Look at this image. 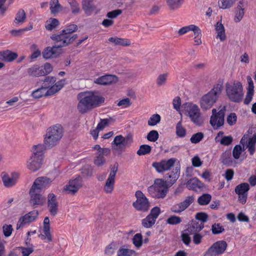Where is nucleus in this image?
Segmentation results:
<instances>
[{
	"instance_id": "obj_45",
	"label": "nucleus",
	"mask_w": 256,
	"mask_h": 256,
	"mask_svg": "<svg viewBox=\"0 0 256 256\" xmlns=\"http://www.w3.org/2000/svg\"><path fill=\"white\" fill-rule=\"evenodd\" d=\"M182 222V218L180 216L172 215L170 216L166 220V222L170 225H176Z\"/></svg>"
},
{
	"instance_id": "obj_37",
	"label": "nucleus",
	"mask_w": 256,
	"mask_h": 256,
	"mask_svg": "<svg viewBox=\"0 0 256 256\" xmlns=\"http://www.w3.org/2000/svg\"><path fill=\"white\" fill-rule=\"evenodd\" d=\"M60 24L58 20L55 18H50L47 20L45 24V28L48 30H52L58 27Z\"/></svg>"
},
{
	"instance_id": "obj_46",
	"label": "nucleus",
	"mask_w": 256,
	"mask_h": 256,
	"mask_svg": "<svg viewBox=\"0 0 256 256\" xmlns=\"http://www.w3.org/2000/svg\"><path fill=\"white\" fill-rule=\"evenodd\" d=\"M156 220L152 218V216H148L142 220V226L146 228L152 227L155 223Z\"/></svg>"
},
{
	"instance_id": "obj_53",
	"label": "nucleus",
	"mask_w": 256,
	"mask_h": 256,
	"mask_svg": "<svg viewBox=\"0 0 256 256\" xmlns=\"http://www.w3.org/2000/svg\"><path fill=\"white\" fill-rule=\"evenodd\" d=\"M159 134L158 132L155 130L150 131L146 136L148 140L154 142L158 138Z\"/></svg>"
},
{
	"instance_id": "obj_39",
	"label": "nucleus",
	"mask_w": 256,
	"mask_h": 256,
	"mask_svg": "<svg viewBox=\"0 0 256 256\" xmlns=\"http://www.w3.org/2000/svg\"><path fill=\"white\" fill-rule=\"evenodd\" d=\"M50 10L52 14L58 13L62 10V6L60 4L58 0H51L50 2Z\"/></svg>"
},
{
	"instance_id": "obj_5",
	"label": "nucleus",
	"mask_w": 256,
	"mask_h": 256,
	"mask_svg": "<svg viewBox=\"0 0 256 256\" xmlns=\"http://www.w3.org/2000/svg\"><path fill=\"white\" fill-rule=\"evenodd\" d=\"M168 192V186L166 181L162 179H156L154 184L148 188V192L153 198H164Z\"/></svg>"
},
{
	"instance_id": "obj_58",
	"label": "nucleus",
	"mask_w": 256,
	"mask_h": 256,
	"mask_svg": "<svg viewBox=\"0 0 256 256\" xmlns=\"http://www.w3.org/2000/svg\"><path fill=\"white\" fill-rule=\"evenodd\" d=\"M9 6L10 4L6 2V0H0V14L4 15Z\"/></svg>"
},
{
	"instance_id": "obj_3",
	"label": "nucleus",
	"mask_w": 256,
	"mask_h": 256,
	"mask_svg": "<svg viewBox=\"0 0 256 256\" xmlns=\"http://www.w3.org/2000/svg\"><path fill=\"white\" fill-rule=\"evenodd\" d=\"M44 146L38 144L34 146L32 154L27 161V168L32 172H36L42 166L44 158Z\"/></svg>"
},
{
	"instance_id": "obj_17",
	"label": "nucleus",
	"mask_w": 256,
	"mask_h": 256,
	"mask_svg": "<svg viewBox=\"0 0 256 256\" xmlns=\"http://www.w3.org/2000/svg\"><path fill=\"white\" fill-rule=\"evenodd\" d=\"M249 190L250 186L246 182L238 185L235 188V192L238 195V200L242 204H245L246 201Z\"/></svg>"
},
{
	"instance_id": "obj_23",
	"label": "nucleus",
	"mask_w": 256,
	"mask_h": 256,
	"mask_svg": "<svg viewBox=\"0 0 256 256\" xmlns=\"http://www.w3.org/2000/svg\"><path fill=\"white\" fill-rule=\"evenodd\" d=\"M117 76L112 74L102 76L94 80L96 84L100 85H108L118 82Z\"/></svg>"
},
{
	"instance_id": "obj_16",
	"label": "nucleus",
	"mask_w": 256,
	"mask_h": 256,
	"mask_svg": "<svg viewBox=\"0 0 256 256\" xmlns=\"http://www.w3.org/2000/svg\"><path fill=\"white\" fill-rule=\"evenodd\" d=\"M176 161V159L174 158L168 160H164L160 162H153L152 166L156 168L158 172L160 173L170 169L174 166Z\"/></svg>"
},
{
	"instance_id": "obj_26",
	"label": "nucleus",
	"mask_w": 256,
	"mask_h": 256,
	"mask_svg": "<svg viewBox=\"0 0 256 256\" xmlns=\"http://www.w3.org/2000/svg\"><path fill=\"white\" fill-rule=\"evenodd\" d=\"M224 134V132L222 131L219 132L216 136L214 140L216 142H220L223 146H228L232 143L233 138L231 136H223Z\"/></svg>"
},
{
	"instance_id": "obj_7",
	"label": "nucleus",
	"mask_w": 256,
	"mask_h": 256,
	"mask_svg": "<svg viewBox=\"0 0 256 256\" xmlns=\"http://www.w3.org/2000/svg\"><path fill=\"white\" fill-rule=\"evenodd\" d=\"M78 38L77 34L68 35L61 30L58 34H54L50 38L55 42L56 46L60 48L72 44Z\"/></svg>"
},
{
	"instance_id": "obj_28",
	"label": "nucleus",
	"mask_w": 256,
	"mask_h": 256,
	"mask_svg": "<svg viewBox=\"0 0 256 256\" xmlns=\"http://www.w3.org/2000/svg\"><path fill=\"white\" fill-rule=\"evenodd\" d=\"M204 228V224L202 222H198L194 221L188 226V228L185 230V232L190 234H194L200 232Z\"/></svg>"
},
{
	"instance_id": "obj_49",
	"label": "nucleus",
	"mask_w": 256,
	"mask_h": 256,
	"mask_svg": "<svg viewBox=\"0 0 256 256\" xmlns=\"http://www.w3.org/2000/svg\"><path fill=\"white\" fill-rule=\"evenodd\" d=\"M132 242L138 248H140L142 244V237L140 233L136 234L133 238Z\"/></svg>"
},
{
	"instance_id": "obj_9",
	"label": "nucleus",
	"mask_w": 256,
	"mask_h": 256,
	"mask_svg": "<svg viewBox=\"0 0 256 256\" xmlns=\"http://www.w3.org/2000/svg\"><path fill=\"white\" fill-rule=\"evenodd\" d=\"M226 110L225 106L218 112L216 108L212 110V115L210 116V122L214 129H218L224 125Z\"/></svg>"
},
{
	"instance_id": "obj_4",
	"label": "nucleus",
	"mask_w": 256,
	"mask_h": 256,
	"mask_svg": "<svg viewBox=\"0 0 256 256\" xmlns=\"http://www.w3.org/2000/svg\"><path fill=\"white\" fill-rule=\"evenodd\" d=\"M63 136V130L60 126H54L48 128L44 138V150L56 146Z\"/></svg>"
},
{
	"instance_id": "obj_64",
	"label": "nucleus",
	"mask_w": 256,
	"mask_h": 256,
	"mask_svg": "<svg viewBox=\"0 0 256 256\" xmlns=\"http://www.w3.org/2000/svg\"><path fill=\"white\" fill-rule=\"evenodd\" d=\"M82 170V173L84 176H91L92 174V169L89 166H84Z\"/></svg>"
},
{
	"instance_id": "obj_56",
	"label": "nucleus",
	"mask_w": 256,
	"mask_h": 256,
	"mask_svg": "<svg viewBox=\"0 0 256 256\" xmlns=\"http://www.w3.org/2000/svg\"><path fill=\"white\" fill-rule=\"evenodd\" d=\"M78 30V26L76 24H72L67 26L64 29L62 30L63 32H65L68 35H74L73 32L76 31Z\"/></svg>"
},
{
	"instance_id": "obj_35",
	"label": "nucleus",
	"mask_w": 256,
	"mask_h": 256,
	"mask_svg": "<svg viewBox=\"0 0 256 256\" xmlns=\"http://www.w3.org/2000/svg\"><path fill=\"white\" fill-rule=\"evenodd\" d=\"M220 160L224 165L230 164L232 162L230 150L224 152L220 156Z\"/></svg>"
},
{
	"instance_id": "obj_1",
	"label": "nucleus",
	"mask_w": 256,
	"mask_h": 256,
	"mask_svg": "<svg viewBox=\"0 0 256 256\" xmlns=\"http://www.w3.org/2000/svg\"><path fill=\"white\" fill-rule=\"evenodd\" d=\"M80 100L78 104V109L81 114L87 112L94 108L104 102V98L95 95L92 92H86L79 94Z\"/></svg>"
},
{
	"instance_id": "obj_42",
	"label": "nucleus",
	"mask_w": 256,
	"mask_h": 256,
	"mask_svg": "<svg viewBox=\"0 0 256 256\" xmlns=\"http://www.w3.org/2000/svg\"><path fill=\"white\" fill-rule=\"evenodd\" d=\"M152 150V147L148 144H142L140 147L136 154L138 156H143L150 154Z\"/></svg>"
},
{
	"instance_id": "obj_31",
	"label": "nucleus",
	"mask_w": 256,
	"mask_h": 256,
	"mask_svg": "<svg viewBox=\"0 0 256 256\" xmlns=\"http://www.w3.org/2000/svg\"><path fill=\"white\" fill-rule=\"evenodd\" d=\"M18 57L16 52H12L9 50L0 52V59L10 62L14 60Z\"/></svg>"
},
{
	"instance_id": "obj_62",
	"label": "nucleus",
	"mask_w": 256,
	"mask_h": 256,
	"mask_svg": "<svg viewBox=\"0 0 256 256\" xmlns=\"http://www.w3.org/2000/svg\"><path fill=\"white\" fill-rule=\"evenodd\" d=\"M132 102H130V99L128 98L120 100L117 104L118 106H122L124 108L130 106Z\"/></svg>"
},
{
	"instance_id": "obj_57",
	"label": "nucleus",
	"mask_w": 256,
	"mask_h": 256,
	"mask_svg": "<svg viewBox=\"0 0 256 256\" xmlns=\"http://www.w3.org/2000/svg\"><path fill=\"white\" fill-rule=\"evenodd\" d=\"M44 82L42 85L46 84L47 86H48V89H50L51 86H52L53 84L55 83L56 81V78L54 76H46L44 78V80H42Z\"/></svg>"
},
{
	"instance_id": "obj_22",
	"label": "nucleus",
	"mask_w": 256,
	"mask_h": 256,
	"mask_svg": "<svg viewBox=\"0 0 256 256\" xmlns=\"http://www.w3.org/2000/svg\"><path fill=\"white\" fill-rule=\"evenodd\" d=\"M60 54V49L56 44L52 47L48 46L42 52V56L45 59L56 58Z\"/></svg>"
},
{
	"instance_id": "obj_8",
	"label": "nucleus",
	"mask_w": 256,
	"mask_h": 256,
	"mask_svg": "<svg viewBox=\"0 0 256 256\" xmlns=\"http://www.w3.org/2000/svg\"><path fill=\"white\" fill-rule=\"evenodd\" d=\"M186 111L188 116L194 124L197 126H201L203 124L204 119L202 116L200 109L197 105L188 104Z\"/></svg>"
},
{
	"instance_id": "obj_27",
	"label": "nucleus",
	"mask_w": 256,
	"mask_h": 256,
	"mask_svg": "<svg viewBox=\"0 0 256 256\" xmlns=\"http://www.w3.org/2000/svg\"><path fill=\"white\" fill-rule=\"evenodd\" d=\"M92 0H82V8L86 14L90 16L96 10V6L92 3Z\"/></svg>"
},
{
	"instance_id": "obj_25",
	"label": "nucleus",
	"mask_w": 256,
	"mask_h": 256,
	"mask_svg": "<svg viewBox=\"0 0 256 256\" xmlns=\"http://www.w3.org/2000/svg\"><path fill=\"white\" fill-rule=\"evenodd\" d=\"M247 5V2L244 0H240L238 4L235 12V17L234 20L236 22H240L244 14V6Z\"/></svg>"
},
{
	"instance_id": "obj_10",
	"label": "nucleus",
	"mask_w": 256,
	"mask_h": 256,
	"mask_svg": "<svg viewBox=\"0 0 256 256\" xmlns=\"http://www.w3.org/2000/svg\"><path fill=\"white\" fill-rule=\"evenodd\" d=\"M135 196L136 198V202L132 203V206L138 211L147 212L150 208V204L148 198L140 190L136 192Z\"/></svg>"
},
{
	"instance_id": "obj_50",
	"label": "nucleus",
	"mask_w": 256,
	"mask_h": 256,
	"mask_svg": "<svg viewBox=\"0 0 256 256\" xmlns=\"http://www.w3.org/2000/svg\"><path fill=\"white\" fill-rule=\"evenodd\" d=\"M160 121V116L158 114L152 115L148 120V125L154 126L157 124Z\"/></svg>"
},
{
	"instance_id": "obj_13",
	"label": "nucleus",
	"mask_w": 256,
	"mask_h": 256,
	"mask_svg": "<svg viewBox=\"0 0 256 256\" xmlns=\"http://www.w3.org/2000/svg\"><path fill=\"white\" fill-rule=\"evenodd\" d=\"M194 196H187L186 199L180 202L175 204L172 206L170 210L172 212L175 214H180L186 210L194 202Z\"/></svg>"
},
{
	"instance_id": "obj_20",
	"label": "nucleus",
	"mask_w": 256,
	"mask_h": 256,
	"mask_svg": "<svg viewBox=\"0 0 256 256\" xmlns=\"http://www.w3.org/2000/svg\"><path fill=\"white\" fill-rule=\"evenodd\" d=\"M1 176L4 185L6 188L14 186L18 178V174L17 173H12L10 175H9L7 173L3 172Z\"/></svg>"
},
{
	"instance_id": "obj_38",
	"label": "nucleus",
	"mask_w": 256,
	"mask_h": 256,
	"mask_svg": "<svg viewBox=\"0 0 256 256\" xmlns=\"http://www.w3.org/2000/svg\"><path fill=\"white\" fill-rule=\"evenodd\" d=\"M184 0H166L170 10H176L182 5Z\"/></svg>"
},
{
	"instance_id": "obj_51",
	"label": "nucleus",
	"mask_w": 256,
	"mask_h": 256,
	"mask_svg": "<svg viewBox=\"0 0 256 256\" xmlns=\"http://www.w3.org/2000/svg\"><path fill=\"white\" fill-rule=\"evenodd\" d=\"M168 76V73L160 74L156 80V83L158 86H164L166 84Z\"/></svg>"
},
{
	"instance_id": "obj_2",
	"label": "nucleus",
	"mask_w": 256,
	"mask_h": 256,
	"mask_svg": "<svg viewBox=\"0 0 256 256\" xmlns=\"http://www.w3.org/2000/svg\"><path fill=\"white\" fill-rule=\"evenodd\" d=\"M224 89L223 82L218 80L213 88L206 94L202 96L200 100V106L204 110L211 108L216 102Z\"/></svg>"
},
{
	"instance_id": "obj_18",
	"label": "nucleus",
	"mask_w": 256,
	"mask_h": 256,
	"mask_svg": "<svg viewBox=\"0 0 256 256\" xmlns=\"http://www.w3.org/2000/svg\"><path fill=\"white\" fill-rule=\"evenodd\" d=\"M82 186V178L78 176L75 179L70 180L68 184L66 185L64 190L68 194H75Z\"/></svg>"
},
{
	"instance_id": "obj_55",
	"label": "nucleus",
	"mask_w": 256,
	"mask_h": 256,
	"mask_svg": "<svg viewBox=\"0 0 256 256\" xmlns=\"http://www.w3.org/2000/svg\"><path fill=\"white\" fill-rule=\"evenodd\" d=\"M135 252L134 250L126 249L121 248L118 252V256H132L134 254Z\"/></svg>"
},
{
	"instance_id": "obj_32",
	"label": "nucleus",
	"mask_w": 256,
	"mask_h": 256,
	"mask_svg": "<svg viewBox=\"0 0 256 256\" xmlns=\"http://www.w3.org/2000/svg\"><path fill=\"white\" fill-rule=\"evenodd\" d=\"M215 30L216 32V38H219L221 42L226 39L225 29L224 25L220 22H217L215 25Z\"/></svg>"
},
{
	"instance_id": "obj_6",
	"label": "nucleus",
	"mask_w": 256,
	"mask_h": 256,
	"mask_svg": "<svg viewBox=\"0 0 256 256\" xmlns=\"http://www.w3.org/2000/svg\"><path fill=\"white\" fill-rule=\"evenodd\" d=\"M226 90L229 100L234 102H240L244 96L242 86L240 82L234 84L226 83Z\"/></svg>"
},
{
	"instance_id": "obj_29",
	"label": "nucleus",
	"mask_w": 256,
	"mask_h": 256,
	"mask_svg": "<svg viewBox=\"0 0 256 256\" xmlns=\"http://www.w3.org/2000/svg\"><path fill=\"white\" fill-rule=\"evenodd\" d=\"M49 86L46 84L42 85L40 88H38L32 92V96L35 98H39L43 96L52 95V94H48V90H47V89H48Z\"/></svg>"
},
{
	"instance_id": "obj_40",
	"label": "nucleus",
	"mask_w": 256,
	"mask_h": 256,
	"mask_svg": "<svg viewBox=\"0 0 256 256\" xmlns=\"http://www.w3.org/2000/svg\"><path fill=\"white\" fill-rule=\"evenodd\" d=\"M115 180L108 178L104 187V190L106 194H111L114 190Z\"/></svg>"
},
{
	"instance_id": "obj_41",
	"label": "nucleus",
	"mask_w": 256,
	"mask_h": 256,
	"mask_svg": "<svg viewBox=\"0 0 256 256\" xmlns=\"http://www.w3.org/2000/svg\"><path fill=\"white\" fill-rule=\"evenodd\" d=\"M212 196L210 194H204L200 196L198 200V202L201 206L206 205L210 202Z\"/></svg>"
},
{
	"instance_id": "obj_54",
	"label": "nucleus",
	"mask_w": 256,
	"mask_h": 256,
	"mask_svg": "<svg viewBox=\"0 0 256 256\" xmlns=\"http://www.w3.org/2000/svg\"><path fill=\"white\" fill-rule=\"evenodd\" d=\"M96 155L94 160V164L97 166L103 165L106 162V159L104 158L105 155L100 154H96Z\"/></svg>"
},
{
	"instance_id": "obj_63",
	"label": "nucleus",
	"mask_w": 256,
	"mask_h": 256,
	"mask_svg": "<svg viewBox=\"0 0 256 256\" xmlns=\"http://www.w3.org/2000/svg\"><path fill=\"white\" fill-rule=\"evenodd\" d=\"M234 0H221L222 5L220 8L226 9L231 7L235 2Z\"/></svg>"
},
{
	"instance_id": "obj_21",
	"label": "nucleus",
	"mask_w": 256,
	"mask_h": 256,
	"mask_svg": "<svg viewBox=\"0 0 256 256\" xmlns=\"http://www.w3.org/2000/svg\"><path fill=\"white\" fill-rule=\"evenodd\" d=\"M48 208L50 214L54 216L58 212V202L56 196L53 193L48 196Z\"/></svg>"
},
{
	"instance_id": "obj_44",
	"label": "nucleus",
	"mask_w": 256,
	"mask_h": 256,
	"mask_svg": "<svg viewBox=\"0 0 256 256\" xmlns=\"http://www.w3.org/2000/svg\"><path fill=\"white\" fill-rule=\"evenodd\" d=\"M68 3L70 5L72 12L74 14H78L80 9L79 4L76 0H68Z\"/></svg>"
},
{
	"instance_id": "obj_30",
	"label": "nucleus",
	"mask_w": 256,
	"mask_h": 256,
	"mask_svg": "<svg viewBox=\"0 0 256 256\" xmlns=\"http://www.w3.org/2000/svg\"><path fill=\"white\" fill-rule=\"evenodd\" d=\"M180 169L178 167H176L170 172L166 174L165 178L170 184H174L180 176Z\"/></svg>"
},
{
	"instance_id": "obj_24",
	"label": "nucleus",
	"mask_w": 256,
	"mask_h": 256,
	"mask_svg": "<svg viewBox=\"0 0 256 256\" xmlns=\"http://www.w3.org/2000/svg\"><path fill=\"white\" fill-rule=\"evenodd\" d=\"M43 233L44 234H40L39 237L41 238L42 240H47L48 242L52 241V239L50 232V219L48 217H46L44 219Z\"/></svg>"
},
{
	"instance_id": "obj_34",
	"label": "nucleus",
	"mask_w": 256,
	"mask_h": 256,
	"mask_svg": "<svg viewBox=\"0 0 256 256\" xmlns=\"http://www.w3.org/2000/svg\"><path fill=\"white\" fill-rule=\"evenodd\" d=\"M108 41L114 43L117 46H128L130 45V41L126 38H119L117 36L110 37L108 38Z\"/></svg>"
},
{
	"instance_id": "obj_15",
	"label": "nucleus",
	"mask_w": 256,
	"mask_h": 256,
	"mask_svg": "<svg viewBox=\"0 0 256 256\" xmlns=\"http://www.w3.org/2000/svg\"><path fill=\"white\" fill-rule=\"evenodd\" d=\"M52 182L51 179L47 177H38L34 180L30 189L41 192L50 186Z\"/></svg>"
},
{
	"instance_id": "obj_33",
	"label": "nucleus",
	"mask_w": 256,
	"mask_h": 256,
	"mask_svg": "<svg viewBox=\"0 0 256 256\" xmlns=\"http://www.w3.org/2000/svg\"><path fill=\"white\" fill-rule=\"evenodd\" d=\"M28 72L30 76H44V70L42 67L38 66L37 65L29 68Z\"/></svg>"
},
{
	"instance_id": "obj_47",
	"label": "nucleus",
	"mask_w": 256,
	"mask_h": 256,
	"mask_svg": "<svg viewBox=\"0 0 256 256\" xmlns=\"http://www.w3.org/2000/svg\"><path fill=\"white\" fill-rule=\"evenodd\" d=\"M26 18V13L23 10H20L18 11L16 14V18H15V22L16 23H23Z\"/></svg>"
},
{
	"instance_id": "obj_19",
	"label": "nucleus",
	"mask_w": 256,
	"mask_h": 256,
	"mask_svg": "<svg viewBox=\"0 0 256 256\" xmlns=\"http://www.w3.org/2000/svg\"><path fill=\"white\" fill-rule=\"evenodd\" d=\"M38 212L36 210H33L20 218L17 224L16 229L24 226L26 224L30 223L38 217Z\"/></svg>"
},
{
	"instance_id": "obj_52",
	"label": "nucleus",
	"mask_w": 256,
	"mask_h": 256,
	"mask_svg": "<svg viewBox=\"0 0 256 256\" xmlns=\"http://www.w3.org/2000/svg\"><path fill=\"white\" fill-rule=\"evenodd\" d=\"M224 230V228L220 224L215 223L212 226V232L214 234H218L222 232Z\"/></svg>"
},
{
	"instance_id": "obj_14",
	"label": "nucleus",
	"mask_w": 256,
	"mask_h": 256,
	"mask_svg": "<svg viewBox=\"0 0 256 256\" xmlns=\"http://www.w3.org/2000/svg\"><path fill=\"white\" fill-rule=\"evenodd\" d=\"M29 194L30 196V204L32 208H37L38 206L44 205L45 203L46 198L40 192L30 189Z\"/></svg>"
},
{
	"instance_id": "obj_61",
	"label": "nucleus",
	"mask_w": 256,
	"mask_h": 256,
	"mask_svg": "<svg viewBox=\"0 0 256 256\" xmlns=\"http://www.w3.org/2000/svg\"><path fill=\"white\" fill-rule=\"evenodd\" d=\"M196 218L198 220H200V222H202V224H204V222H207L208 218V215L205 212H198L196 215Z\"/></svg>"
},
{
	"instance_id": "obj_11",
	"label": "nucleus",
	"mask_w": 256,
	"mask_h": 256,
	"mask_svg": "<svg viewBox=\"0 0 256 256\" xmlns=\"http://www.w3.org/2000/svg\"><path fill=\"white\" fill-rule=\"evenodd\" d=\"M133 142L132 136L130 134L124 137L122 135L116 136L112 143V147L116 150H122L129 146Z\"/></svg>"
},
{
	"instance_id": "obj_59",
	"label": "nucleus",
	"mask_w": 256,
	"mask_h": 256,
	"mask_svg": "<svg viewBox=\"0 0 256 256\" xmlns=\"http://www.w3.org/2000/svg\"><path fill=\"white\" fill-rule=\"evenodd\" d=\"M242 148L240 145H236L232 151V156L235 159L240 158V155L242 154Z\"/></svg>"
},
{
	"instance_id": "obj_36",
	"label": "nucleus",
	"mask_w": 256,
	"mask_h": 256,
	"mask_svg": "<svg viewBox=\"0 0 256 256\" xmlns=\"http://www.w3.org/2000/svg\"><path fill=\"white\" fill-rule=\"evenodd\" d=\"M65 81V79H62L56 82L52 86L48 89V94L52 95L58 92L64 86Z\"/></svg>"
},
{
	"instance_id": "obj_48",
	"label": "nucleus",
	"mask_w": 256,
	"mask_h": 256,
	"mask_svg": "<svg viewBox=\"0 0 256 256\" xmlns=\"http://www.w3.org/2000/svg\"><path fill=\"white\" fill-rule=\"evenodd\" d=\"M204 138V134L202 132H198L192 136L190 141L192 144H198Z\"/></svg>"
},
{
	"instance_id": "obj_43",
	"label": "nucleus",
	"mask_w": 256,
	"mask_h": 256,
	"mask_svg": "<svg viewBox=\"0 0 256 256\" xmlns=\"http://www.w3.org/2000/svg\"><path fill=\"white\" fill-rule=\"evenodd\" d=\"M176 134L180 138H184L186 135V130L182 126V121H180L176 126Z\"/></svg>"
},
{
	"instance_id": "obj_60",
	"label": "nucleus",
	"mask_w": 256,
	"mask_h": 256,
	"mask_svg": "<svg viewBox=\"0 0 256 256\" xmlns=\"http://www.w3.org/2000/svg\"><path fill=\"white\" fill-rule=\"evenodd\" d=\"M93 148L98 150L97 154H104L105 156H108L110 154V150L109 148H101L98 144L96 145Z\"/></svg>"
},
{
	"instance_id": "obj_12",
	"label": "nucleus",
	"mask_w": 256,
	"mask_h": 256,
	"mask_svg": "<svg viewBox=\"0 0 256 256\" xmlns=\"http://www.w3.org/2000/svg\"><path fill=\"white\" fill-rule=\"evenodd\" d=\"M228 246L224 240H219L212 244L206 252L208 256H216L223 254Z\"/></svg>"
}]
</instances>
